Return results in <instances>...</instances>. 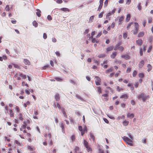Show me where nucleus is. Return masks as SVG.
I'll return each mask as SVG.
<instances>
[{"label":"nucleus","mask_w":153,"mask_h":153,"mask_svg":"<svg viewBox=\"0 0 153 153\" xmlns=\"http://www.w3.org/2000/svg\"><path fill=\"white\" fill-rule=\"evenodd\" d=\"M150 97L149 95L145 94L144 93H142L138 95L137 98L140 99H141L143 102H145L147 100H148L149 98Z\"/></svg>","instance_id":"f257e3e1"},{"label":"nucleus","mask_w":153,"mask_h":153,"mask_svg":"<svg viewBox=\"0 0 153 153\" xmlns=\"http://www.w3.org/2000/svg\"><path fill=\"white\" fill-rule=\"evenodd\" d=\"M123 140L128 145L131 146H133V144L132 143V140L130 138H129L128 137L126 136H124L122 137Z\"/></svg>","instance_id":"f03ea898"},{"label":"nucleus","mask_w":153,"mask_h":153,"mask_svg":"<svg viewBox=\"0 0 153 153\" xmlns=\"http://www.w3.org/2000/svg\"><path fill=\"white\" fill-rule=\"evenodd\" d=\"M135 29L133 33L134 34H136L138 31L139 28V25L137 22L134 23Z\"/></svg>","instance_id":"7ed1b4c3"},{"label":"nucleus","mask_w":153,"mask_h":153,"mask_svg":"<svg viewBox=\"0 0 153 153\" xmlns=\"http://www.w3.org/2000/svg\"><path fill=\"white\" fill-rule=\"evenodd\" d=\"M95 78L96 79V80L95 81V82L96 85H100V83L101 82V79L100 78L97 76H95Z\"/></svg>","instance_id":"20e7f679"},{"label":"nucleus","mask_w":153,"mask_h":153,"mask_svg":"<svg viewBox=\"0 0 153 153\" xmlns=\"http://www.w3.org/2000/svg\"><path fill=\"white\" fill-rule=\"evenodd\" d=\"M10 115V117H13L14 116V113L12 109H10L8 111H7V112Z\"/></svg>","instance_id":"39448f33"},{"label":"nucleus","mask_w":153,"mask_h":153,"mask_svg":"<svg viewBox=\"0 0 153 153\" xmlns=\"http://www.w3.org/2000/svg\"><path fill=\"white\" fill-rule=\"evenodd\" d=\"M121 57L126 60L130 58V56L127 54H125L122 55Z\"/></svg>","instance_id":"423d86ee"},{"label":"nucleus","mask_w":153,"mask_h":153,"mask_svg":"<svg viewBox=\"0 0 153 153\" xmlns=\"http://www.w3.org/2000/svg\"><path fill=\"white\" fill-rule=\"evenodd\" d=\"M136 42L138 45L141 46L143 42L141 39H139L136 41Z\"/></svg>","instance_id":"0eeeda50"},{"label":"nucleus","mask_w":153,"mask_h":153,"mask_svg":"<svg viewBox=\"0 0 153 153\" xmlns=\"http://www.w3.org/2000/svg\"><path fill=\"white\" fill-rule=\"evenodd\" d=\"M24 62L26 65H30V61L27 59H24Z\"/></svg>","instance_id":"6e6552de"},{"label":"nucleus","mask_w":153,"mask_h":153,"mask_svg":"<svg viewBox=\"0 0 153 153\" xmlns=\"http://www.w3.org/2000/svg\"><path fill=\"white\" fill-rule=\"evenodd\" d=\"M127 116L128 117L130 118L131 119L134 117V115L133 114H130V113H128L127 114Z\"/></svg>","instance_id":"1a4fd4ad"},{"label":"nucleus","mask_w":153,"mask_h":153,"mask_svg":"<svg viewBox=\"0 0 153 153\" xmlns=\"http://www.w3.org/2000/svg\"><path fill=\"white\" fill-rule=\"evenodd\" d=\"M19 119L22 121L23 120V116L22 114L20 113H19V117H18Z\"/></svg>","instance_id":"9d476101"},{"label":"nucleus","mask_w":153,"mask_h":153,"mask_svg":"<svg viewBox=\"0 0 153 153\" xmlns=\"http://www.w3.org/2000/svg\"><path fill=\"white\" fill-rule=\"evenodd\" d=\"M19 75L20 76L22 77V78L24 79H26L27 78L26 76L24 74H23L22 73H19Z\"/></svg>","instance_id":"9b49d317"},{"label":"nucleus","mask_w":153,"mask_h":153,"mask_svg":"<svg viewBox=\"0 0 153 153\" xmlns=\"http://www.w3.org/2000/svg\"><path fill=\"white\" fill-rule=\"evenodd\" d=\"M55 98L56 101H58L60 99L59 94H56L55 96Z\"/></svg>","instance_id":"f8f14e48"},{"label":"nucleus","mask_w":153,"mask_h":153,"mask_svg":"<svg viewBox=\"0 0 153 153\" xmlns=\"http://www.w3.org/2000/svg\"><path fill=\"white\" fill-rule=\"evenodd\" d=\"M84 144L86 149L89 147L88 145V142L85 140H84Z\"/></svg>","instance_id":"ddd939ff"},{"label":"nucleus","mask_w":153,"mask_h":153,"mask_svg":"<svg viewBox=\"0 0 153 153\" xmlns=\"http://www.w3.org/2000/svg\"><path fill=\"white\" fill-rule=\"evenodd\" d=\"M117 53L116 52H113L112 54L111 55V57L112 59H114L116 56Z\"/></svg>","instance_id":"4468645a"},{"label":"nucleus","mask_w":153,"mask_h":153,"mask_svg":"<svg viewBox=\"0 0 153 153\" xmlns=\"http://www.w3.org/2000/svg\"><path fill=\"white\" fill-rule=\"evenodd\" d=\"M144 65V61L142 60L140 62L139 64V68H141Z\"/></svg>","instance_id":"2eb2a0df"},{"label":"nucleus","mask_w":153,"mask_h":153,"mask_svg":"<svg viewBox=\"0 0 153 153\" xmlns=\"http://www.w3.org/2000/svg\"><path fill=\"white\" fill-rule=\"evenodd\" d=\"M37 12H36V13L37 16L38 17H40L41 16V11L39 9H36Z\"/></svg>","instance_id":"dca6fc26"},{"label":"nucleus","mask_w":153,"mask_h":153,"mask_svg":"<svg viewBox=\"0 0 153 153\" xmlns=\"http://www.w3.org/2000/svg\"><path fill=\"white\" fill-rule=\"evenodd\" d=\"M130 18L131 16L130 14H127L126 19V22H128L130 20Z\"/></svg>","instance_id":"f3484780"},{"label":"nucleus","mask_w":153,"mask_h":153,"mask_svg":"<svg viewBox=\"0 0 153 153\" xmlns=\"http://www.w3.org/2000/svg\"><path fill=\"white\" fill-rule=\"evenodd\" d=\"M76 97L78 99L80 100H81L82 101H83L84 100L78 94H76Z\"/></svg>","instance_id":"a211bd4d"},{"label":"nucleus","mask_w":153,"mask_h":153,"mask_svg":"<svg viewBox=\"0 0 153 153\" xmlns=\"http://www.w3.org/2000/svg\"><path fill=\"white\" fill-rule=\"evenodd\" d=\"M61 10L65 12L67 11L68 12L70 11L67 8H62L61 9Z\"/></svg>","instance_id":"6ab92c4d"},{"label":"nucleus","mask_w":153,"mask_h":153,"mask_svg":"<svg viewBox=\"0 0 153 153\" xmlns=\"http://www.w3.org/2000/svg\"><path fill=\"white\" fill-rule=\"evenodd\" d=\"M113 69V68L112 67H111L109 69L107 70L106 71V73H109L110 72H111L112 71Z\"/></svg>","instance_id":"aec40b11"},{"label":"nucleus","mask_w":153,"mask_h":153,"mask_svg":"<svg viewBox=\"0 0 153 153\" xmlns=\"http://www.w3.org/2000/svg\"><path fill=\"white\" fill-rule=\"evenodd\" d=\"M113 48V46H111V47L108 48L106 49L107 52H108L109 51H112V50Z\"/></svg>","instance_id":"412c9836"},{"label":"nucleus","mask_w":153,"mask_h":153,"mask_svg":"<svg viewBox=\"0 0 153 153\" xmlns=\"http://www.w3.org/2000/svg\"><path fill=\"white\" fill-rule=\"evenodd\" d=\"M79 150V148L78 146H76L74 149V153H77L78 151Z\"/></svg>","instance_id":"4be33fe9"},{"label":"nucleus","mask_w":153,"mask_h":153,"mask_svg":"<svg viewBox=\"0 0 153 153\" xmlns=\"http://www.w3.org/2000/svg\"><path fill=\"white\" fill-rule=\"evenodd\" d=\"M120 98L126 99L128 98V96L126 94H124L120 96Z\"/></svg>","instance_id":"5701e85b"},{"label":"nucleus","mask_w":153,"mask_h":153,"mask_svg":"<svg viewBox=\"0 0 153 153\" xmlns=\"http://www.w3.org/2000/svg\"><path fill=\"white\" fill-rule=\"evenodd\" d=\"M90 137L92 139L93 141H94L95 140V137L94 135L91 133H90Z\"/></svg>","instance_id":"b1692460"},{"label":"nucleus","mask_w":153,"mask_h":153,"mask_svg":"<svg viewBox=\"0 0 153 153\" xmlns=\"http://www.w3.org/2000/svg\"><path fill=\"white\" fill-rule=\"evenodd\" d=\"M140 4H141L140 3H138V4L137 6V7L138 8V9L139 10H140L142 9V7H141V6H140Z\"/></svg>","instance_id":"393cba45"},{"label":"nucleus","mask_w":153,"mask_h":153,"mask_svg":"<svg viewBox=\"0 0 153 153\" xmlns=\"http://www.w3.org/2000/svg\"><path fill=\"white\" fill-rule=\"evenodd\" d=\"M129 122L126 120H124L123 122V125L124 126H126L128 125Z\"/></svg>","instance_id":"a878e982"},{"label":"nucleus","mask_w":153,"mask_h":153,"mask_svg":"<svg viewBox=\"0 0 153 153\" xmlns=\"http://www.w3.org/2000/svg\"><path fill=\"white\" fill-rule=\"evenodd\" d=\"M33 25L35 27H37L38 26V23L35 21L33 22Z\"/></svg>","instance_id":"bb28decb"},{"label":"nucleus","mask_w":153,"mask_h":153,"mask_svg":"<svg viewBox=\"0 0 153 153\" xmlns=\"http://www.w3.org/2000/svg\"><path fill=\"white\" fill-rule=\"evenodd\" d=\"M114 61H115V63L116 64H120L121 62V60H118L117 59H115V60H114Z\"/></svg>","instance_id":"cd10ccee"},{"label":"nucleus","mask_w":153,"mask_h":153,"mask_svg":"<svg viewBox=\"0 0 153 153\" xmlns=\"http://www.w3.org/2000/svg\"><path fill=\"white\" fill-rule=\"evenodd\" d=\"M61 127L62 128V131L63 132L64 131V124L62 122L61 125Z\"/></svg>","instance_id":"c85d7f7f"},{"label":"nucleus","mask_w":153,"mask_h":153,"mask_svg":"<svg viewBox=\"0 0 153 153\" xmlns=\"http://www.w3.org/2000/svg\"><path fill=\"white\" fill-rule=\"evenodd\" d=\"M147 67L148 68V71L149 72L151 70V69H152L151 65L150 64H149L148 65Z\"/></svg>","instance_id":"c756f323"},{"label":"nucleus","mask_w":153,"mask_h":153,"mask_svg":"<svg viewBox=\"0 0 153 153\" xmlns=\"http://www.w3.org/2000/svg\"><path fill=\"white\" fill-rule=\"evenodd\" d=\"M124 19V17L123 16H122L119 18V22H120L119 24H121V22Z\"/></svg>","instance_id":"7c9ffc66"},{"label":"nucleus","mask_w":153,"mask_h":153,"mask_svg":"<svg viewBox=\"0 0 153 153\" xmlns=\"http://www.w3.org/2000/svg\"><path fill=\"white\" fill-rule=\"evenodd\" d=\"M144 33L143 32H141L139 33L138 36L139 37H142Z\"/></svg>","instance_id":"2f4dec72"},{"label":"nucleus","mask_w":153,"mask_h":153,"mask_svg":"<svg viewBox=\"0 0 153 153\" xmlns=\"http://www.w3.org/2000/svg\"><path fill=\"white\" fill-rule=\"evenodd\" d=\"M55 79L57 81H61L62 80V79L59 77H55Z\"/></svg>","instance_id":"473e14b6"},{"label":"nucleus","mask_w":153,"mask_h":153,"mask_svg":"<svg viewBox=\"0 0 153 153\" xmlns=\"http://www.w3.org/2000/svg\"><path fill=\"white\" fill-rule=\"evenodd\" d=\"M94 16H91L89 18V22H92V20L94 19Z\"/></svg>","instance_id":"72a5a7b5"},{"label":"nucleus","mask_w":153,"mask_h":153,"mask_svg":"<svg viewBox=\"0 0 153 153\" xmlns=\"http://www.w3.org/2000/svg\"><path fill=\"white\" fill-rule=\"evenodd\" d=\"M107 115L111 119H114V118L113 116V115H112L108 114H107Z\"/></svg>","instance_id":"f704fd0d"},{"label":"nucleus","mask_w":153,"mask_h":153,"mask_svg":"<svg viewBox=\"0 0 153 153\" xmlns=\"http://www.w3.org/2000/svg\"><path fill=\"white\" fill-rule=\"evenodd\" d=\"M127 135L129 138L132 140H133V137L131 134L130 133H128Z\"/></svg>","instance_id":"c9c22d12"},{"label":"nucleus","mask_w":153,"mask_h":153,"mask_svg":"<svg viewBox=\"0 0 153 153\" xmlns=\"http://www.w3.org/2000/svg\"><path fill=\"white\" fill-rule=\"evenodd\" d=\"M75 137L74 135H73L71 136V139L72 140V141H74L75 140Z\"/></svg>","instance_id":"e433bc0d"},{"label":"nucleus","mask_w":153,"mask_h":153,"mask_svg":"<svg viewBox=\"0 0 153 153\" xmlns=\"http://www.w3.org/2000/svg\"><path fill=\"white\" fill-rule=\"evenodd\" d=\"M138 76L140 78H143L144 76V75L143 73H140L138 75Z\"/></svg>","instance_id":"4c0bfd02"},{"label":"nucleus","mask_w":153,"mask_h":153,"mask_svg":"<svg viewBox=\"0 0 153 153\" xmlns=\"http://www.w3.org/2000/svg\"><path fill=\"white\" fill-rule=\"evenodd\" d=\"M28 149L31 152L33 150V148L30 146H28Z\"/></svg>","instance_id":"58836bf2"},{"label":"nucleus","mask_w":153,"mask_h":153,"mask_svg":"<svg viewBox=\"0 0 153 153\" xmlns=\"http://www.w3.org/2000/svg\"><path fill=\"white\" fill-rule=\"evenodd\" d=\"M108 0H106L104 2V7H106L108 4Z\"/></svg>","instance_id":"ea45409f"},{"label":"nucleus","mask_w":153,"mask_h":153,"mask_svg":"<svg viewBox=\"0 0 153 153\" xmlns=\"http://www.w3.org/2000/svg\"><path fill=\"white\" fill-rule=\"evenodd\" d=\"M86 150L88 152H91L92 151V149L90 147H88V148L86 149Z\"/></svg>","instance_id":"a19ab883"},{"label":"nucleus","mask_w":153,"mask_h":153,"mask_svg":"<svg viewBox=\"0 0 153 153\" xmlns=\"http://www.w3.org/2000/svg\"><path fill=\"white\" fill-rule=\"evenodd\" d=\"M98 153H104L103 150L101 149H99Z\"/></svg>","instance_id":"79ce46f5"},{"label":"nucleus","mask_w":153,"mask_h":153,"mask_svg":"<svg viewBox=\"0 0 153 153\" xmlns=\"http://www.w3.org/2000/svg\"><path fill=\"white\" fill-rule=\"evenodd\" d=\"M101 88L100 87H97V91L99 93H101Z\"/></svg>","instance_id":"37998d69"},{"label":"nucleus","mask_w":153,"mask_h":153,"mask_svg":"<svg viewBox=\"0 0 153 153\" xmlns=\"http://www.w3.org/2000/svg\"><path fill=\"white\" fill-rule=\"evenodd\" d=\"M103 12H101L100 14L98 15V17L99 18H101L102 17L103 15Z\"/></svg>","instance_id":"c03bdc74"},{"label":"nucleus","mask_w":153,"mask_h":153,"mask_svg":"<svg viewBox=\"0 0 153 153\" xmlns=\"http://www.w3.org/2000/svg\"><path fill=\"white\" fill-rule=\"evenodd\" d=\"M102 5H103V4L100 3V5L99 6V7L98 8V10H100L101 9V8H102Z\"/></svg>","instance_id":"a18cd8bd"},{"label":"nucleus","mask_w":153,"mask_h":153,"mask_svg":"<svg viewBox=\"0 0 153 153\" xmlns=\"http://www.w3.org/2000/svg\"><path fill=\"white\" fill-rule=\"evenodd\" d=\"M47 37V35L46 33H44L43 35V38L44 39H45Z\"/></svg>","instance_id":"49530a36"},{"label":"nucleus","mask_w":153,"mask_h":153,"mask_svg":"<svg viewBox=\"0 0 153 153\" xmlns=\"http://www.w3.org/2000/svg\"><path fill=\"white\" fill-rule=\"evenodd\" d=\"M137 74V72L134 70V71L133 74V77H135L136 76V75Z\"/></svg>","instance_id":"de8ad7c7"},{"label":"nucleus","mask_w":153,"mask_h":153,"mask_svg":"<svg viewBox=\"0 0 153 153\" xmlns=\"http://www.w3.org/2000/svg\"><path fill=\"white\" fill-rule=\"evenodd\" d=\"M55 54L57 56H59V57L60 56V54L59 52L57 51H56L55 52Z\"/></svg>","instance_id":"09e8293b"},{"label":"nucleus","mask_w":153,"mask_h":153,"mask_svg":"<svg viewBox=\"0 0 153 153\" xmlns=\"http://www.w3.org/2000/svg\"><path fill=\"white\" fill-rule=\"evenodd\" d=\"M124 48L122 46H120L119 47V51H123V50Z\"/></svg>","instance_id":"8fccbe9b"},{"label":"nucleus","mask_w":153,"mask_h":153,"mask_svg":"<svg viewBox=\"0 0 153 153\" xmlns=\"http://www.w3.org/2000/svg\"><path fill=\"white\" fill-rule=\"evenodd\" d=\"M105 55L103 54H100L98 56V57L100 58H102L104 57H105Z\"/></svg>","instance_id":"3c124183"},{"label":"nucleus","mask_w":153,"mask_h":153,"mask_svg":"<svg viewBox=\"0 0 153 153\" xmlns=\"http://www.w3.org/2000/svg\"><path fill=\"white\" fill-rule=\"evenodd\" d=\"M52 41L53 42L55 43L56 42V39L55 38L53 37L52 39Z\"/></svg>","instance_id":"603ef678"},{"label":"nucleus","mask_w":153,"mask_h":153,"mask_svg":"<svg viewBox=\"0 0 153 153\" xmlns=\"http://www.w3.org/2000/svg\"><path fill=\"white\" fill-rule=\"evenodd\" d=\"M133 22H131L129 24H128V26L127 27V29L128 30L129 29L130 26H131V25L132 24Z\"/></svg>","instance_id":"864d4df0"},{"label":"nucleus","mask_w":153,"mask_h":153,"mask_svg":"<svg viewBox=\"0 0 153 153\" xmlns=\"http://www.w3.org/2000/svg\"><path fill=\"white\" fill-rule=\"evenodd\" d=\"M14 143H15L16 144H18L19 146L21 145V143L17 140H15L14 141Z\"/></svg>","instance_id":"5fc2aeb1"},{"label":"nucleus","mask_w":153,"mask_h":153,"mask_svg":"<svg viewBox=\"0 0 153 153\" xmlns=\"http://www.w3.org/2000/svg\"><path fill=\"white\" fill-rule=\"evenodd\" d=\"M94 62L97 65H98L99 64V61L95 59L94 60Z\"/></svg>","instance_id":"6e6d98bb"},{"label":"nucleus","mask_w":153,"mask_h":153,"mask_svg":"<svg viewBox=\"0 0 153 153\" xmlns=\"http://www.w3.org/2000/svg\"><path fill=\"white\" fill-rule=\"evenodd\" d=\"M131 70V68L130 67H128L127 68V69L126 71V72L127 73H129Z\"/></svg>","instance_id":"4d7b16f0"},{"label":"nucleus","mask_w":153,"mask_h":153,"mask_svg":"<svg viewBox=\"0 0 153 153\" xmlns=\"http://www.w3.org/2000/svg\"><path fill=\"white\" fill-rule=\"evenodd\" d=\"M39 113L37 111H34L33 115H37Z\"/></svg>","instance_id":"13d9d810"},{"label":"nucleus","mask_w":153,"mask_h":153,"mask_svg":"<svg viewBox=\"0 0 153 153\" xmlns=\"http://www.w3.org/2000/svg\"><path fill=\"white\" fill-rule=\"evenodd\" d=\"M47 19L49 20H51L52 19V18L51 16L50 15L48 16Z\"/></svg>","instance_id":"bf43d9fd"},{"label":"nucleus","mask_w":153,"mask_h":153,"mask_svg":"<svg viewBox=\"0 0 153 153\" xmlns=\"http://www.w3.org/2000/svg\"><path fill=\"white\" fill-rule=\"evenodd\" d=\"M56 107L58 108L59 109H60L61 108L60 105L58 103H56Z\"/></svg>","instance_id":"052dcab7"},{"label":"nucleus","mask_w":153,"mask_h":153,"mask_svg":"<svg viewBox=\"0 0 153 153\" xmlns=\"http://www.w3.org/2000/svg\"><path fill=\"white\" fill-rule=\"evenodd\" d=\"M127 37V34L126 33H123V37L124 39H126Z\"/></svg>","instance_id":"680f3d73"},{"label":"nucleus","mask_w":153,"mask_h":153,"mask_svg":"<svg viewBox=\"0 0 153 153\" xmlns=\"http://www.w3.org/2000/svg\"><path fill=\"white\" fill-rule=\"evenodd\" d=\"M25 92L27 94H30V92H29V91L28 90L26 89L25 90Z\"/></svg>","instance_id":"e2e57ef3"},{"label":"nucleus","mask_w":153,"mask_h":153,"mask_svg":"<svg viewBox=\"0 0 153 153\" xmlns=\"http://www.w3.org/2000/svg\"><path fill=\"white\" fill-rule=\"evenodd\" d=\"M5 9V10L7 11H9L10 9H9V6L8 5H7L6 6Z\"/></svg>","instance_id":"0e129e2a"},{"label":"nucleus","mask_w":153,"mask_h":153,"mask_svg":"<svg viewBox=\"0 0 153 153\" xmlns=\"http://www.w3.org/2000/svg\"><path fill=\"white\" fill-rule=\"evenodd\" d=\"M49 65H46L45 66H44L43 67H42V69H45L46 68H48V67Z\"/></svg>","instance_id":"69168bd1"},{"label":"nucleus","mask_w":153,"mask_h":153,"mask_svg":"<svg viewBox=\"0 0 153 153\" xmlns=\"http://www.w3.org/2000/svg\"><path fill=\"white\" fill-rule=\"evenodd\" d=\"M119 47H118L117 45H115V46L114 48V50L115 51H116L117 50V49H119Z\"/></svg>","instance_id":"338daca9"},{"label":"nucleus","mask_w":153,"mask_h":153,"mask_svg":"<svg viewBox=\"0 0 153 153\" xmlns=\"http://www.w3.org/2000/svg\"><path fill=\"white\" fill-rule=\"evenodd\" d=\"M103 120L104 122L106 123H109V121L107 119L104 118L103 119Z\"/></svg>","instance_id":"774afa93"}]
</instances>
